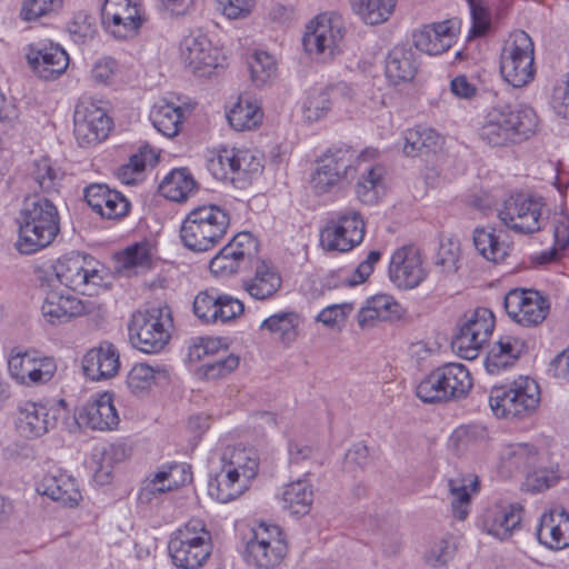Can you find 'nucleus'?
Here are the masks:
<instances>
[{
    "instance_id": "f257e3e1",
    "label": "nucleus",
    "mask_w": 569,
    "mask_h": 569,
    "mask_svg": "<svg viewBox=\"0 0 569 569\" xmlns=\"http://www.w3.org/2000/svg\"><path fill=\"white\" fill-rule=\"evenodd\" d=\"M538 117L527 104H496L489 109L479 128V139L490 148H510L532 137Z\"/></svg>"
},
{
    "instance_id": "f03ea898",
    "label": "nucleus",
    "mask_w": 569,
    "mask_h": 569,
    "mask_svg": "<svg viewBox=\"0 0 569 569\" xmlns=\"http://www.w3.org/2000/svg\"><path fill=\"white\" fill-rule=\"evenodd\" d=\"M221 469L209 480L208 493L221 503L242 496L256 478L259 458L254 450L228 447L221 456Z\"/></svg>"
},
{
    "instance_id": "7ed1b4c3",
    "label": "nucleus",
    "mask_w": 569,
    "mask_h": 569,
    "mask_svg": "<svg viewBox=\"0 0 569 569\" xmlns=\"http://www.w3.org/2000/svg\"><path fill=\"white\" fill-rule=\"evenodd\" d=\"M17 249L23 254L34 253L48 247L60 231L59 213L47 198L28 197L19 214Z\"/></svg>"
},
{
    "instance_id": "20e7f679",
    "label": "nucleus",
    "mask_w": 569,
    "mask_h": 569,
    "mask_svg": "<svg viewBox=\"0 0 569 569\" xmlns=\"http://www.w3.org/2000/svg\"><path fill=\"white\" fill-rule=\"evenodd\" d=\"M229 224V213L221 207L200 206L191 210L183 220L180 238L190 250L203 252L212 249L222 240Z\"/></svg>"
},
{
    "instance_id": "39448f33",
    "label": "nucleus",
    "mask_w": 569,
    "mask_h": 569,
    "mask_svg": "<svg viewBox=\"0 0 569 569\" xmlns=\"http://www.w3.org/2000/svg\"><path fill=\"white\" fill-rule=\"evenodd\" d=\"M212 551L211 533L200 519H191L170 536L168 552L179 569H199Z\"/></svg>"
},
{
    "instance_id": "423d86ee",
    "label": "nucleus",
    "mask_w": 569,
    "mask_h": 569,
    "mask_svg": "<svg viewBox=\"0 0 569 569\" xmlns=\"http://www.w3.org/2000/svg\"><path fill=\"white\" fill-rule=\"evenodd\" d=\"M173 326L168 306H152L132 315L128 326L131 345L144 353H158L168 345Z\"/></svg>"
},
{
    "instance_id": "0eeeda50",
    "label": "nucleus",
    "mask_w": 569,
    "mask_h": 569,
    "mask_svg": "<svg viewBox=\"0 0 569 569\" xmlns=\"http://www.w3.org/2000/svg\"><path fill=\"white\" fill-rule=\"evenodd\" d=\"M540 403V388L529 377H519L509 385L492 387L489 406L497 418L525 419L535 413Z\"/></svg>"
},
{
    "instance_id": "6e6552de",
    "label": "nucleus",
    "mask_w": 569,
    "mask_h": 569,
    "mask_svg": "<svg viewBox=\"0 0 569 569\" xmlns=\"http://www.w3.org/2000/svg\"><path fill=\"white\" fill-rule=\"evenodd\" d=\"M361 166L360 158L350 147L329 148L318 160L311 173L310 187L317 194L330 192L333 188L355 179Z\"/></svg>"
},
{
    "instance_id": "1a4fd4ad",
    "label": "nucleus",
    "mask_w": 569,
    "mask_h": 569,
    "mask_svg": "<svg viewBox=\"0 0 569 569\" xmlns=\"http://www.w3.org/2000/svg\"><path fill=\"white\" fill-rule=\"evenodd\" d=\"M502 78L512 87L521 88L535 77V49L528 33L512 32L506 41L500 57Z\"/></svg>"
},
{
    "instance_id": "9d476101",
    "label": "nucleus",
    "mask_w": 569,
    "mask_h": 569,
    "mask_svg": "<svg viewBox=\"0 0 569 569\" xmlns=\"http://www.w3.org/2000/svg\"><path fill=\"white\" fill-rule=\"evenodd\" d=\"M541 198L517 193L507 198L498 209V218L508 229L519 234H531L543 226Z\"/></svg>"
},
{
    "instance_id": "9b49d317",
    "label": "nucleus",
    "mask_w": 569,
    "mask_h": 569,
    "mask_svg": "<svg viewBox=\"0 0 569 569\" xmlns=\"http://www.w3.org/2000/svg\"><path fill=\"white\" fill-rule=\"evenodd\" d=\"M365 222L356 210H347L330 219L320 231V246L332 252H348L365 237Z\"/></svg>"
},
{
    "instance_id": "f8f14e48",
    "label": "nucleus",
    "mask_w": 569,
    "mask_h": 569,
    "mask_svg": "<svg viewBox=\"0 0 569 569\" xmlns=\"http://www.w3.org/2000/svg\"><path fill=\"white\" fill-rule=\"evenodd\" d=\"M286 552L280 528L260 523L252 529V537L246 545L244 560L258 569H271L282 561Z\"/></svg>"
},
{
    "instance_id": "ddd939ff",
    "label": "nucleus",
    "mask_w": 569,
    "mask_h": 569,
    "mask_svg": "<svg viewBox=\"0 0 569 569\" xmlns=\"http://www.w3.org/2000/svg\"><path fill=\"white\" fill-rule=\"evenodd\" d=\"M211 173L219 180L248 182L261 172V158L249 149L222 148L208 164Z\"/></svg>"
},
{
    "instance_id": "4468645a",
    "label": "nucleus",
    "mask_w": 569,
    "mask_h": 569,
    "mask_svg": "<svg viewBox=\"0 0 569 569\" xmlns=\"http://www.w3.org/2000/svg\"><path fill=\"white\" fill-rule=\"evenodd\" d=\"M8 370L19 385L34 387L53 378L57 363L52 357L41 356L37 350L13 349L8 359Z\"/></svg>"
},
{
    "instance_id": "2eb2a0df",
    "label": "nucleus",
    "mask_w": 569,
    "mask_h": 569,
    "mask_svg": "<svg viewBox=\"0 0 569 569\" xmlns=\"http://www.w3.org/2000/svg\"><path fill=\"white\" fill-rule=\"evenodd\" d=\"M345 36L341 17L336 13H321L307 26L302 39L305 50L310 54L331 58Z\"/></svg>"
},
{
    "instance_id": "dca6fc26",
    "label": "nucleus",
    "mask_w": 569,
    "mask_h": 569,
    "mask_svg": "<svg viewBox=\"0 0 569 569\" xmlns=\"http://www.w3.org/2000/svg\"><path fill=\"white\" fill-rule=\"evenodd\" d=\"M73 122L74 137L80 147L100 143L112 129V120L107 111L91 99L79 101L74 110Z\"/></svg>"
},
{
    "instance_id": "f3484780",
    "label": "nucleus",
    "mask_w": 569,
    "mask_h": 569,
    "mask_svg": "<svg viewBox=\"0 0 569 569\" xmlns=\"http://www.w3.org/2000/svg\"><path fill=\"white\" fill-rule=\"evenodd\" d=\"M258 249V240L250 232H239L211 259L210 271L216 277H232L251 262Z\"/></svg>"
},
{
    "instance_id": "a211bd4d",
    "label": "nucleus",
    "mask_w": 569,
    "mask_h": 569,
    "mask_svg": "<svg viewBox=\"0 0 569 569\" xmlns=\"http://www.w3.org/2000/svg\"><path fill=\"white\" fill-rule=\"evenodd\" d=\"M57 279L68 289L87 293L90 287L101 284L103 278L94 267L91 257L80 252H70L59 258L53 264Z\"/></svg>"
},
{
    "instance_id": "6ab92c4d",
    "label": "nucleus",
    "mask_w": 569,
    "mask_h": 569,
    "mask_svg": "<svg viewBox=\"0 0 569 569\" xmlns=\"http://www.w3.org/2000/svg\"><path fill=\"white\" fill-rule=\"evenodd\" d=\"M143 21L140 0H104L101 7V23L117 39L134 37Z\"/></svg>"
},
{
    "instance_id": "aec40b11",
    "label": "nucleus",
    "mask_w": 569,
    "mask_h": 569,
    "mask_svg": "<svg viewBox=\"0 0 569 569\" xmlns=\"http://www.w3.org/2000/svg\"><path fill=\"white\" fill-rule=\"evenodd\" d=\"M507 315L522 327H537L545 321L550 303L536 290L517 288L510 290L503 301Z\"/></svg>"
},
{
    "instance_id": "412c9836",
    "label": "nucleus",
    "mask_w": 569,
    "mask_h": 569,
    "mask_svg": "<svg viewBox=\"0 0 569 569\" xmlns=\"http://www.w3.org/2000/svg\"><path fill=\"white\" fill-rule=\"evenodd\" d=\"M180 57L184 66L199 77L210 76L221 66L219 49L200 31L190 32L182 39Z\"/></svg>"
},
{
    "instance_id": "4be33fe9",
    "label": "nucleus",
    "mask_w": 569,
    "mask_h": 569,
    "mask_svg": "<svg viewBox=\"0 0 569 569\" xmlns=\"http://www.w3.org/2000/svg\"><path fill=\"white\" fill-rule=\"evenodd\" d=\"M427 269L420 250L412 246H402L391 256L390 280L400 289H413L427 278Z\"/></svg>"
},
{
    "instance_id": "5701e85b",
    "label": "nucleus",
    "mask_w": 569,
    "mask_h": 569,
    "mask_svg": "<svg viewBox=\"0 0 569 569\" xmlns=\"http://www.w3.org/2000/svg\"><path fill=\"white\" fill-rule=\"evenodd\" d=\"M27 60L32 71L46 81L54 80L66 72L69 56L62 47L52 42L30 44Z\"/></svg>"
},
{
    "instance_id": "b1692460",
    "label": "nucleus",
    "mask_w": 569,
    "mask_h": 569,
    "mask_svg": "<svg viewBox=\"0 0 569 569\" xmlns=\"http://www.w3.org/2000/svg\"><path fill=\"white\" fill-rule=\"evenodd\" d=\"M56 410L43 402L22 401L18 406L17 428L26 438H39L46 435L57 422Z\"/></svg>"
},
{
    "instance_id": "393cba45",
    "label": "nucleus",
    "mask_w": 569,
    "mask_h": 569,
    "mask_svg": "<svg viewBox=\"0 0 569 569\" xmlns=\"http://www.w3.org/2000/svg\"><path fill=\"white\" fill-rule=\"evenodd\" d=\"M37 490L69 508L77 507L82 499L77 480L59 468L48 471L39 482Z\"/></svg>"
},
{
    "instance_id": "a878e982",
    "label": "nucleus",
    "mask_w": 569,
    "mask_h": 569,
    "mask_svg": "<svg viewBox=\"0 0 569 569\" xmlns=\"http://www.w3.org/2000/svg\"><path fill=\"white\" fill-rule=\"evenodd\" d=\"M120 369V355L117 348L108 341L91 348L82 358V370L86 377L93 381L107 380L114 377Z\"/></svg>"
},
{
    "instance_id": "bb28decb",
    "label": "nucleus",
    "mask_w": 569,
    "mask_h": 569,
    "mask_svg": "<svg viewBox=\"0 0 569 569\" xmlns=\"http://www.w3.org/2000/svg\"><path fill=\"white\" fill-rule=\"evenodd\" d=\"M44 319L51 325H61L86 312L81 299L69 290L51 289L41 307Z\"/></svg>"
},
{
    "instance_id": "cd10ccee",
    "label": "nucleus",
    "mask_w": 569,
    "mask_h": 569,
    "mask_svg": "<svg viewBox=\"0 0 569 569\" xmlns=\"http://www.w3.org/2000/svg\"><path fill=\"white\" fill-rule=\"evenodd\" d=\"M84 199L102 218L119 219L129 212L130 202L122 193L102 183H92L84 189Z\"/></svg>"
},
{
    "instance_id": "c85d7f7f",
    "label": "nucleus",
    "mask_w": 569,
    "mask_h": 569,
    "mask_svg": "<svg viewBox=\"0 0 569 569\" xmlns=\"http://www.w3.org/2000/svg\"><path fill=\"white\" fill-rule=\"evenodd\" d=\"M537 537L541 545L552 550L569 547V512L556 508L540 517Z\"/></svg>"
},
{
    "instance_id": "c756f323",
    "label": "nucleus",
    "mask_w": 569,
    "mask_h": 569,
    "mask_svg": "<svg viewBox=\"0 0 569 569\" xmlns=\"http://www.w3.org/2000/svg\"><path fill=\"white\" fill-rule=\"evenodd\" d=\"M419 61L416 50L408 44L395 46L385 60V74L395 86L411 82L418 71Z\"/></svg>"
},
{
    "instance_id": "7c9ffc66",
    "label": "nucleus",
    "mask_w": 569,
    "mask_h": 569,
    "mask_svg": "<svg viewBox=\"0 0 569 569\" xmlns=\"http://www.w3.org/2000/svg\"><path fill=\"white\" fill-rule=\"evenodd\" d=\"M537 463V450L528 443H508L499 452L498 470L503 477L528 472Z\"/></svg>"
},
{
    "instance_id": "2f4dec72",
    "label": "nucleus",
    "mask_w": 569,
    "mask_h": 569,
    "mask_svg": "<svg viewBox=\"0 0 569 569\" xmlns=\"http://www.w3.org/2000/svg\"><path fill=\"white\" fill-rule=\"evenodd\" d=\"M412 37L415 47L430 56L447 51L455 42V31L449 21L425 26Z\"/></svg>"
},
{
    "instance_id": "473e14b6",
    "label": "nucleus",
    "mask_w": 569,
    "mask_h": 569,
    "mask_svg": "<svg viewBox=\"0 0 569 569\" xmlns=\"http://www.w3.org/2000/svg\"><path fill=\"white\" fill-rule=\"evenodd\" d=\"M523 509L519 503H500L488 513L485 526L487 532L500 540L511 537L522 521Z\"/></svg>"
},
{
    "instance_id": "72a5a7b5",
    "label": "nucleus",
    "mask_w": 569,
    "mask_h": 569,
    "mask_svg": "<svg viewBox=\"0 0 569 569\" xmlns=\"http://www.w3.org/2000/svg\"><path fill=\"white\" fill-rule=\"evenodd\" d=\"M282 279L276 267L266 260H258L254 274L243 281V289L256 300H267L281 288Z\"/></svg>"
},
{
    "instance_id": "f704fd0d",
    "label": "nucleus",
    "mask_w": 569,
    "mask_h": 569,
    "mask_svg": "<svg viewBox=\"0 0 569 569\" xmlns=\"http://www.w3.org/2000/svg\"><path fill=\"white\" fill-rule=\"evenodd\" d=\"M81 418L94 430H112L119 423V416L110 392L98 393L84 408Z\"/></svg>"
},
{
    "instance_id": "c9c22d12",
    "label": "nucleus",
    "mask_w": 569,
    "mask_h": 569,
    "mask_svg": "<svg viewBox=\"0 0 569 569\" xmlns=\"http://www.w3.org/2000/svg\"><path fill=\"white\" fill-rule=\"evenodd\" d=\"M523 342L512 336H503L490 348L485 361L486 370L497 375L512 366L523 351Z\"/></svg>"
},
{
    "instance_id": "e433bc0d",
    "label": "nucleus",
    "mask_w": 569,
    "mask_h": 569,
    "mask_svg": "<svg viewBox=\"0 0 569 569\" xmlns=\"http://www.w3.org/2000/svg\"><path fill=\"white\" fill-rule=\"evenodd\" d=\"M400 317L399 303L388 295H377L368 299L358 312L361 328L375 326L376 321H387Z\"/></svg>"
},
{
    "instance_id": "4c0bfd02",
    "label": "nucleus",
    "mask_w": 569,
    "mask_h": 569,
    "mask_svg": "<svg viewBox=\"0 0 569 569\" xmlns=\"http://www.w3.org/2000/svg\"><path fill=\"white\" fill-rule=\"evenodd\" d=\"M473 244L481 257L490 262H502L510 252V244L501 239V231L482 227L473 231Z\"/></svg>"
},
{
    "instance_id": "58836bf2",
    "label": "nucleus",
    "mask_w": 569,
    "mask_h": 569,
    "mask_svg": "<svg viewBox=\"0 0 569 569\" xmlns=\"http://www.w3.org/2000/svg\"><path fill=\"white\" fill-rule=\"evenodd\" d=\"M441 142V136L435 129L418 126L405 132L402 151L407 157H418L436 151Z\"/></svg>"
},
{
    "instance_id": "ea45409f",
    "label": "nucleus",
    "mask_w": 569,
    "mask_h": 569,
    "mask_svg": "<svg viewBox=\"0 0 569 569\" xmlns=\"http://www.w3.org/2000/svg\"><path fill=\"white\" fill-rule=\"evenodd\" d=\"M153 127L168 138L176 137L181 129L183 111L180 106L162 99L157 102L150 113Z\"/></svg>"
},
{
    "instance_id": "a19ab883",
    "label": "nucleus",
    "mask_w": 569,
    "mask_h": 569,
    "mask_svg": "<svg viewBox=\"0 0 569 569\" xmlns=\"http://www.w3.org/2000/svg\"><path fill=\"white\" fill-rule=\"evenodd\" d=\"M452 515L465 520L469 515L471 493L478 489L477 478L458 476L448 480Z\"/></svg>"
},
{
    "instance_id": "79ce46f5",
    "label": "nucleus",
    "mask_w": 569,
    "mask_h": 569,
    "mask_svg": "<svg viewBox=\"0 0 569 569\" xmlns=\"http://www.w3.org/2000/svg\"><path fill=\"white\" fill-rule=\"evenodd\" d=\"M299 315L295 311H281L266 318L259 329L276 336L284 346L291 345L298 337Z\"/></svg>"
},
{
    "instance_id": "37998d69",
    "label": "nucleus",
    "mask_w": 569,
    "mask_h": 569,
    "mask_svg": "<svg viewBox=\"0 0 569 569\" xmlns=\"http://www.w3.org/2000/svg\"><path fill=\"white\" fill-rule=\"evenodd\" d=\"M385 168L381 166H366L355 186L357 198L365 204L378 202L383 191Z\"/></svg>"
},
{
    "instance_id": "c03bdc74",
    "label": "nucleus",
    "mask_w": 569,
    "mask_h": 569,
    "mask_svg": "<svg viewBox=\"0 0 569 569\" xmlns=\"http://www.w3.org/2000/svg\"><path fill=\"white\" fill-rule=\"evenodd\" d=\"M263 118L260 106L247 98L240 97L227 113L230 126L237 131H249L258 128Z\"/></svg>"
},
{
    "instance_id": "a18cd8bd",
    "label": "nucleus",
    "mask_w": 569,
    "mask_h": 569,
    "mask_svg": "<svg viewBox=\"0 0 569 569\" xmlns=\"http://www.w3.org/2000/svg\"><path fill=\"white\" fill-rule=\"evenodd\" d=\"M439 368L450 400L461 399L469 393L472 388V378L465 365L449 362Z\"/></svg>"
},
{
    "instance_id": "49530a36",
    "label": "nucleus",
    "mask_w": 569,
    "mask_h": 569,
    "mask_svg": "<svg viewBox=\"0 0 569 569\" xmlns=\"http://www.w3.org/2000/svg\"><path fill=\"white\" fill-rule=\"evenodd\" d=\"M196 181L186 169H174L159 184V192L164 198L181 202L194 190Z\"/></svg>"
},
{
    "instance_id": "de8ad7c7",
    "label": "nucleus",
    "mask_w": 569,
    "mask_h": 569,
    "mask_svg": "<svg viewBox=\"0 0 569 569\" xmlns=\"http://www.w3.org/2000/svg\"><path fill=\"white\" fill-rule=\"evenodd\" d=\"M282 506L292 515H306L313 501V491L306 480L288 483L281 497Z\"/></svg>"
},
{
    "instance_id": "09e8293b",
    "label": "nucleus",
    "mask_w": 569,
    "mask_h": 569,
    "mask_svg": "<svg viewBox=\"0 0 569 569\" xmlns=\"http://www.w3.org/2000/svg\"><path fill=\"white\" fill-rule=\"evenodd\" d=\"M31 179L44 193L58 192L63 173L48 157L34 160L30 171Z\"/></svg>"
},
{
    "instance_id": "8fccbe9b",
    "label": "nucleus",
    "mask_w": 569,
    "mask_h": 569,
    "mask_svg": "<svg viewBox=\"0 0 569 569\" xmlns=\"http://www.w3.org/2000/svg\"><path fill=\"white\" fill-rule=\"evenodd\" d=\"M397 0H351L355 12L367 24H379L389 19Z\"/></svg>"
},
{
    "instance_id": "3c124183",
    "label": "nucleus",
    "mask_w": 569,
    "mask_h": 569,
    "mask_svg": "<svg viewBox=\"0 0 569 569\" xmlns=\"http://www.w3.org/2000/svg\"><path fill=\"white\" fill-rule=\"evenodd\" d=\"M553 224V247L541 252L537 258L539 263H548L557 260L561 253L569 247V217L565 213H557L552 220Z\"/></svg>"
},
{
    "instance_id": "603ef678",
    "label": "nucleus",
    "mask_w": 569,
    "mask_h": 569,
    "mask_svg": "<svg viewBox=\"0 0 569 569\" xmlns=\"http://www.w3.org/2000/svg\"><path fill=\"white\" fill-rule=\"evenodd\" d=\"M118 268L120 270L138 272L149 269L152 263L150 244L148 242H138L118 254Z\"/></svg>"
},
{
    "instance_id": "864d4df0",
    "label": "nucleus",
    "mask_w": 569,
    "mask_h": 569,
    "mask_svg": "<svg viewBox=\"0 0 569 569\" xmlns=\"http://www.w3.org/2000/svg\"><path fill=\"white\" fill-rule=\"evenodd\" d=\"M440 368L432 370L416 388L417 397L426 403L451 401L448 389L443 385Z\"/></svg>"
},
{
    "instance_id": "5fc2aeb1",
    "label": "nucleus",
    "mask_w": 569,
    "mask_h": 569,
    "mask_svg": "<svg viewBox=\"0 0 569 569\" xmlns=\"http://www.w3.org/2000/svg\"><path fill=\"white\" fill-rule=\"evenodd\" d=\"M158 157L151 149H142L139 153L130 157L129 162L118 169V179L126 184H133L138 177L144 171L147 166L153 167Z\"/></svg>"
},
{
    "instance_id": "6e6d98bb",
    "label": "nucleus",
    "mask_w": 569,
    "mask_h": 569,
    "mask_svg": "<svg viewBox=\"0 0 569 569\" xmlns=\"http://www.w3.org/2000/svg\"><path fill=\"white\" fill-rule=\"evenodd\" d=\"M167 373L168 372L164 367H152L143 362L137 363L131 368L127 376V385L133 393H138L150 389L154 383L157 375L166 377Z\"/></svg>"
},
{
    "instance_id": "4d7b16f0",
    "label": "nucleus",
    "mask_w": 569,
    "mask_h": 569,
    "mask_svg": "<svg viewBox=\"0 0 569 569\" xmlns=\"http://www.w3.org/2000/svg\"><path fill=\"white\" fill-rule=\"evenodd\" d=\"M488 340L480 338L470 327L460 323L459 331L452 339V348L460 358L472 360Z\"/></svg>"
},
{
    "instance_id": "13d9d810",
    "label": "nucleus",
    "mask_w": 569,
    "mask_h": 569,
    "mask_svg": "<svg viewBox=\"0 0 569 569\" xmlns=\"http://www.w3.org/2000/svg\"><path fill=\"white\" fill-rule=\"evenodd\" d=\"M249 68L251 79L258 87L271 81L277 72L276 60L266 51H256L249 61Z\"/></svg>"
},
{
    "instance_id": "bf43d9fd",
    "label": "nucleus",
    "mask_w": 569,
    "mask_h": 569,
    "mask_svg": "<svg viewBox=\"0 0 569 569\" xmlns=\"http://www.w3.org/2000/svg\"><path fill=\"white\" fill-rule=\"evenodd\" d=\"M460 247L450 240L440 243L435 258V268L443 277L453 276L459 269Z\"/></svg>"
},
{
    "instance_id": "052dcab7",
    "label": "nucleus",
    "mask_w": 569,
    "mask_h": 569,
    "mask_svg": "<svg viewBox=\"0 0 569 569\" xmlns=\"http://www.w3.org/2000/svg\"><path fill=\"white\" fill-rule=\"evenodd\" d=\"M332 101L327 89L312 91L303 103L305 118L315 122L325 117L331 109Z\"/></svg>"
},
{
    "instance_id": "680f3d73",
    "label": "nucleus",
    "mask_w": 569,
    "mask_h": 569,
    "mask_svg": "<svg viewBox=\"0 0 569 569\" xmlns=\"http://www.w3.org/2000/svg\"><path fill=\"white\" fill-rule=\"evenodd\" d=\"M461 323L470 327L480 338L488 340L495 328V316L487 308H477L469 315H465Z\"/></svg>"
},
{
    "instance_id": "e2e57ef3",
    "label": "nucleus",
    "mask_w": 569,
    "mask_h": 569,
    "mask_svg": "<svg viewBox=\"0 0 569 569\" xmlns=\"http://www.w3.org/2000/svg\"><path fill=\"white\" fill-rule=\"evenodd\" d=\"M238 366L239 358L234 355H228L203 363L200 372L207 380H217L229 376Z\"/></svg>"
},
{
    "instance_id": "0e129e2a",
    "label": "nucleus",
    "mask_w": 569,
    "mask_h": 569,
    "mask_svg": "<svg viewBox=\"0 0 569 569\" xmlns=\"http://www.w3.org/2000/svg\"><path fill=\"white\" fill-rule=\"evenodd\" d=\"M61 7L62 0H24L20 16L26 21L37 20L58 12Z\"/></svg>"
},
{
    "instance_id": "69168bd1",
    "label": "nucleus",
    "mask_w": 569,
    "mask_h": 569,
    "mask_svg": "<svg viewBox=\"0 0 569 569\" xmlns=\"http://www.w3.org/2000/svg\"><path fill=\"white\" fill-rule=\"evenodd\" d=\"M550 107L557 116L569 119V73L553 86Z\"/></svg>"
},
{
    "instance_id": "338daca9",
    "label": "nucleus",
    "mask_w": 569,
    "mask_h": 569,
    "mask_svg": "<svg viewBox=\"0 0 569 569\" xmlns=\"http://www.w3.org/2000/svg\"><path fill=\"white\" fill-rule=\"evenodd\" d=\"M219 296H213L208 291L200 292L193 301L194 315L203 322H217V309Z\"/></svg>"
},
{
    "instance_id": "774afa93",
    "label": "nucleus",
    "mask_w": 569,
    "mask_h": 569,
    "mask_svg": "<svg viewBox=\"0 0 569 569\" xmlns=\"http://www.w3.org/2000/svg\"><path fill=\"white\" fill-rule=\"evenodd\" d=\"M453 543L449 539H440L426 552L425 559L432 567H441L453 557Z\"/></svg>"
}]
</instances>
